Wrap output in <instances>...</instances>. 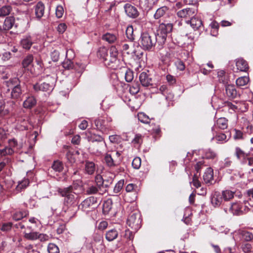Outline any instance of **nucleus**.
<instances>
[{
    "mask_svg": "<svg viewBox=\"0 0 253 253\" xmlns=\"http://www.w3.org/2000/svg\"><path fill=\"white\" fill-rule=\"evenodd\" d=\"M118 51L116 46H112L109 50L105 65L113 70L118 68L120 65V61L118 58Z\"/></svg>",
    "mask_w": 253,
    "mask_h": 253,
    "instance_id": "nucleus-1",
    "label": "nucleus"
},
{
    "mask_svg": "<svg viewBox=\"0 0 253 253\" xmlns=\"http://www.w3.org/2000/svg\"><path fill=\"white\" fill-rule=\"evenodd\" d=\"M56 79L54 77L47 75L44 78V82L42 83H37L33 87L35 91H47L51 90L54 86Z\"/></svg>",
    "mask_w": 253,
    "mask_h": 253,
    "instance_id": "nucleus-2",
    "label": "nucleus"
},
{
    "mask_svg": "<svg viewBox=\"0 0 253 253\" xmlns=\"http://www.w3.org/2000/svg\"><path fill=\"white\" fill-rule=\"evenodd\" d=\"M138 43L144 50H151L156 44L154 36H151L148 33H143L138 41Z\"/></svg>",
    "mask_w": 253,
    "mask_h": 253,
    "instance_id": "nucleus-3",
    "label": "nucleus"
},
{
    "mask_svg": "<svg viewBox=\"0 0 253 253\" xmlns=\"http://www.w3.org/2000/svg\"><path fill=\"white\" fill-rule=\"evenodd\" d=\"M58 193L62 197H65L64 203L67 205L73 204L76 201V196L73 192L72 186H70L64 188H59Z\"/></svg>",
    "mask_w": 253,
    "mask_h": 253,
    "instance_id": "nucleus-4",
    "label": "nucleus"
},
{
    "mask_svg": "<svg viewBox=\"0 0 253 253\" xmlns=\"http://www.w3.org/2000/svg\"><path fill=\"white\" fill-rule=\"evenodd\" d=\"M6 85L8 87L11 88V97L13 99H17L22 94V90L19 84V80L17 78L11 79L6 82Z\"/></svg>",
    "mask_w": 253,
    "mask_h": 253,
    "instance_id": "nucleus-5",
    "label": "nucleus"
},
{
    "mask_svg": "<svg viewBox=\"0 0 253 253\" xmlns=\"http://www.w3.org/2000/svg\"><path fill=\"white\" fill-rule=\"evenodd\" d=\"M126 223L127 225L134 231H137L141 225L140 213L137 211L131 213L128 217Z\"/></svg>",
    "mask_w": 253,
    "mask_h": 253,
    "instance_id": "nucleus-6",
    "label": "nucleus"
},
{
    "mask_svg": "<svg viewBox=\"0 0 253 253\" xmlns=\"http://www.w3.org/2000/svg\"><path fill=\"white\" fill-rule=\"evenodd\" d=\"M197 12V8L194 6L179 10L177 12V15L180 18L188 19L195 17Z\"/></svg>",
    "mask_w": 253,
    "mask_h": 253,
    "instance_id": "nucleus-7",
    "label": "nucleus"
},
{
    "mask_svg": "<svg viewBox=\"0 0 253 253\" xmlns=\"http://www.w3.org/2000/svg\"><path fill=\"white\" fill-rule=\"evenodd\" d=\"M90 140L92 142L97 141L99 143L97 146V152L99 154L102 153L106 150V144L104 140V138L99 135H96L95 134H92L91 136Z\"/></svg>",
    "mask_w": 253,
    "mask_h": 253,
    "instance_id": "nucleus-8",
    "label": "nucleus"
},
{
    "mask_svg": "<svg viewBox=\"0 0 253 253\" xmlns=\"http://www.w3.org/2000/svg\"><path fill=\"white\" fill-rule=\"evenodd\" d=\"M224 210L227 213L239 215L243 211L242 204L240 202L232 203L228 208H224Z\"/></svg>",
    "mask_w": 253,
    "mask_h": 253,
    "instance_id": "nucleus-9",
    "label": "nucleus"
},
{
    "mask_svg": "<svg viewBox=\"0 0 253 253\" xmlns=\"http://www.w3.org/2000/svg\"><path fill=\"white\" fill-rule=\"evenodd\" d=\"M10 147H5L4 148L0 149V156H3L6 155H12L14 152L13 148L18 146L17 142L15 139H13L9 141Z\"/></svg>",
    "mask_w": 253,
    "mask_h": 253,
    "instance_id": "nucleus-10",
    "label": "nucleus"
},
{
    "mask_svg": "<svg viewBox=\"0 0 253 253\" xmlns=\"http://www.w3.org/2000/svg\"><path fill=\"white\" fill-rule=\"evenodd\" d=\"M211 203L215 208L219 207L223 203V200L220 192H213L211 195Z\"/></svg>",
    "mask_w": 253,
    "mask_h": 253,
    "instance_id": "nucleus-11",
    "label": "nucleus"
},
{
    "mask_svg": "<svg viewBox=\"0 0 253 253\" xmlns=\"http://www.w3.org/2000/svg\"><path fill=\"white\" fill-rule=\"evenodd\" d=\"M124 8L126 13L130 18H135L138 15V12L136 7L129 3L125 5Z\"/></svg>",
    "mask_w": 253,
    "mask_h": 253,
    "instance_id": "nucleus-12",
    "label": "nucleus"
},
{
    "mask_svg": "<svg viewBox=\"0 0 253 253\" xmlns=\"http://www.w3.org/2000/svg\"><path fill=\"white\" fill-rule=\"evenodd\" d=\"M249 153H246L240 148L237 147L235 149V155L237 159L240 161L242 164L246 163L247 157L249 156Z\"/></svg>",
    "mask_w": 253,
    "mask_h": 253,
    "instance_id": "nucleus-13",
    "label": "nucleus"
},
{
    "mask_svg": "<svg viewBox=\"0 0 253 253\" xmlns=\"http://www.w3.org/2000/svg\"><path fill=\"white\" fill-rule=\"evenodd\" d=\"M33 43L32 38L30 35L24 36L20 41L21 46L27 50L30 49Z\"/></svg>",
    "mask_w": 253,
    "mask_h": 253,
    "instance_id": "nucleus-14",
    "label": "nucleus"
},
{
    "mask_svg": "<svg viewBox=\"0 0 253 253\" xmlns=\"http://www.w3.org/2000/svg\"><path fill=\"white\" fill-rule=\"evenodd\" d=\"M236 66L237 70L241 72H246L249 69L247 62L242 58L236 60Z\"/></svg>",
    "mask_w": 253,
    "mask_h": 253,
    "instance_id": "nucleus-15",
    "label": "nucleus"
},
{
    "mask_svg": "<svg viewBox=\"0 0 253 253\" xmlns=\"http://www.w3.org/2000/svg\"><path fill=\"white\" fill-rule=\"evenodd\" d=\"M139 81L145 87H148L152 85V79L146 72H142L139 75Z\"/></svg>",
    "mask_w": 253,
    "mask_h": 253,
    "instance_id": "nucleus-16",
    "label": "nucleus"
},
{
    "mask_svg": "<svg viewBox=\"0 0 253 253\" xmlns=\"http://www.w3.org/2000/svg\"><path fill=\"white\" fill-rule=\"evenodd\" d=\"M203 179L206 183L212 184L213 181V170L211 168L207 169L203 175Z\"/></svg>",
    "mask_w": 253,
    "mask_h": 253,
    "instance_id": "nucleus-17",
    "label": "nucleus"
},
{
    "mask_svg": "<svg viewBox=\"0 0 253 253\" xmlns=\"http://www.w3.org/2000/svg\"><path fill=\"white\" fill-rule=\"evenodd\" d=\"M96 202V198L94 197H89L85 199L81 204V208L83 210L85 211L91 206L95 204Z\"/></svg>",
    "mask_w": 253,
    "mask_h": 253,
    "instance_id": "nucleus-18",
    "label": "nucleus"
},
{
    "mask_svg": "<svg viewBox=\"0 0 253 253\" xmlns=\"http://www.w3.org/2000/svg\"><path fill=\"white\" fill-rule=\"evenodd\" d=\"M226 94L230 98H235L238 95L235 87L233 84H227L225 86Z\"/></svg>",
    "mask_w": 253,
    "mask_h": 253,
    "instance_id": "nucleus-19",
    "label": "nucleus"
},
{
    "mask_svg": "<svg viewBox=\"0 0 253 253\" xmlns=\"http://www.w3.org/2000/svg\"><path fill=\"white\" fill-rule=\"evenodd\" d=\"M37 103L36 98L33 96H29L26 97L23 103V107L26 109H31L34 107Z\"/></svg>",
    "mask_w": 253,
    "mask_h": 253,
    "instance_id": "nucleus-20",
    "label": "nucleus"
},
{
    "mask_svg": "<svg viewBox=\"0 0 253 253\" xmlns=\"http://www.w3.org/2000/svg\"><path fill=\"white\" fill-rule=\"evenodd\" d=\"M229 109L232 110L234 112H244L247 110L246 105L243 103H239L237 105L229 102L227 104Z\"/></svg>",
    "mask_w": 253,
    "mask_h": 253,
    "instance_id": "nucleus-21",
    "label": "nucleus"
},
{
    "mask_svg": "<svg viewBox=\"0 0 253 253\" xmlns=\"http://www.w3.org/2000/svg\"><path fill=\"white\" fill-rule=\"evenodd\" d=\"M172 24L171 23H162L160 25L157 32L167 36V34L172 31Z\"/></svg>",
    "mask_w": 253,
    "mask_h": 253,
    "instance_id": "nucleus-22",
    "label": "nucleus"
},
{
    "mask_svg": "<svg viewBox=\"0 0 253 253\" xmlns=\"http://www.w3.org/2000/svg\"><path fill=\"white\" fill-rule=\"evenodd\" d=\"M96 167L95 164L92 162L85 161L84 165L85 172L88 174H93L95 171Z\"/></svg>",
    "mask_w": 253,
    "mask_h": 253,
    "instance_id": "nucleus-23",
    "label": "nucleus"
},
{
    "mask_svg": "<svg viewBox=\"0 0 253 253\" xmlns=\"http://www.w3.org/2000/svg\"><path fill=\"white\" fill-rule=\"evenodd\" d=\"M118 231L116 229H112L106 232L105 238L109 242H111L115 240L118 236Z\"/></svg>",
    "mask_w": 253,
    "mask_h": 253,
    "instance_id": "nucleus-24",
    "label": "nucleus"
},
{
    "mask_svg": "<svg viewBox=\"0 0 253 253\" xmlns=\"http://www.w3.org/2000/svg\"><path fill=\"white\" fill-rule=\"evenodd\" d=\"M44 4L41 2H39L35 7V14L38 18H41L44 14Z\"/></svg>",
    "mask_w": 253,
    "mask_h": 253,
    "instance_id": "nucleus-25",
    "label": "nucleus"
},
{
    "mask_svg": "<svg viewBox=\"0 0 253 253\" xmlns=\"http://www.w3.org/2000/svg\"><path fill=\"white\" fill-rule=\"evenodd\" d=\"M235 192L230 190H223L220 193L224 201H229L232 199L235 195Z\"/></svg>",
    "mask_w": 253,
    "mask_h": 253,
    "instance_id": "nucleus-26",
    "label": "nucleus"
},
{
    "mask_svg": "<svg viewBox=\"0 0 253 253\" xmlns=\"http://www.w3.org/2000/svg\"><path fill=\"white\" fill-rule=\"evenodd\" d=\"M102 40L109 43H113L117 41V36L114 34L107 33L102 36Z\"/></svg>",
    "mask_w": 253,
    "mask_h": 253,
    "instance_id": "nucleus-27",
    "label": "nucleus"
},
{
    "mask_svg": "<svg viewBox=\"0 0 253 253\" xmlns=\"http://www.w3.org/2000/svg\"><path fill=\"white\" fill-rule=\"evenodd\" d=\"M14 23V19L13 17L10 16L6 18L2 24V29L5 30L10 29Z\"/></svg>",
    "mask_w": 253,
    "mask_h": 253,
    "instance_id": "nucleus-28",
    "label": "nucleus"
},
{
    "mask_svg": "<svg viewBox=\"0 0 253 253\" xmlns=\"http://www.w3.org/2000/svg\"><path fill=\"white\" fill-rule=\"evenodd\" d=\"M167 37V36L157 32V35L154 37L156 43L157 42L160 46H162L166 41Z\"/></svg>",
    "mask_w": 253,
    "mask_h": 253,
    "instance_id": "nucleus-29",
    "label": "nucleus"
},
{
    "mask_svg": "<svg viewBox=\"0 0 253 253\" xmlns=\"http://www.w3.org/2000/svg\"><path fill=\"white\" fill-rule=\"evenodd\" d=\"M190 22L191 26L194 30L198 29L202 25V22L200 19L193 17L190 20H188L187 23Z\"/></svg>",
    "mask_w": 253,
    "mask_h": 253,
    "instance_id": "nucleus-30",
    "label": "nucleus"
},
{
    "mask_svg": "<svg viewBox=\"0 0 253 253\" xmlns=\"http://www.w3.org/2000/svg\"><path fill=\"white\" fill-rule=\"evenodd\" d=\"M38 233L37 232L30 231L27 232V230L23 232L24 237L29 240H35L38 239Z\"/></svg>",
    "mask_w": 253,
    "mask_h": 253,
    "instance_id": "nucleus-31",
    "label": "nucleus"
},
{
    "mask_svg": "<svg viewBox=\"0 0 253 253\" xmlns=\"http://www.w3.org/2000/svg\"><path fill=\"white\" fill-rule=\"evenodd\" d=\"M216 126L217 127L224 129L227 127V120L225 118H219L216 123Z\"/></svg>",
    "mask_w": 253,
    "mask_h": 253,
    "instance_id": "nucleus-32",
    "label": "nucleus"
},
{
    "mask_svg": "<svg viewBox=\"0 0 253 253\" xmlns=\"http://www.w3.org/2000/svg\"><path fill=\"white\" fill-rule=\"evenodd\" d=\"M137 117L138 120L143 124H149L150 122L149 117L143 112L138 113Z\"/></svg>",
    "mask_w": 253,
    "mask_h": 253,
    "instance_id": "nucleus-33",
    "label": "nucleus"
},
{
    "mask_svg": "<svg viewBox=\"0 0 253 253\" xmlns=\"http://www.w3.org/2000/svg\"><path fill=\"white\" fill-rule=\"evenodd\" d=\"M33 56L32 55H27L22 61V66L24 68H28L33 63Z\"/></svg>",
    "mask_w": 253,
    "mask_h": 253,
    "instance_id": "nucleus-34",
    "label": "nucleus"
},
{
    "mask_svg": "<svg viewBox=\"0 0 253 253\" xmlns=\"http://www.w3.org/2000/svg\"><path fill=\"white\" fill-rule=\"evenodd\" d=\"M168 10V8L166 6H163L158 8L154 14L155 19H159L163 16Z\"/></svg>",
    "mask_w": 253,
    "mask_h": 253,
    "instance_id": "nucleus-35",
    "label": "nucleus"
},
{
    "mask_svg": "<svg viewBox=\"0 0 253 253\" xmlns=\"http://www.w3.org/2000/svg\"><path fill=\"white\" fill-rule=\"evenodd\" d=\"M29 184V181L27 178H24L21 181L18 183L16 189L18 192L26 188Z\"/></svg>",
    "mask_w": 253,
    "mask_h": 253,
    "instance_id": "nucleus-36",
    "label": "nucleus"
},
{
    "mask_svg": "<svg viewBox=\"0 0 253 253\" xmlns=\"http://www.w3.org/2000/svg\"><path fill=\"white\" fill-rule=\"evenodd\" d=\"M105 161L109 167H113L117 165V160H115L110 154H106L105 157Z\"/></svg>",
    "mask_w": 253,
    "mask_h": 253,
    "instance_id": "nucleus-37",
    "label": "nucleus"
},
{
    "mask_svg": "<svg viewBox=\"0 0 253 253\" xmlns=\"http://www.w3.org/2000/svg\"><path fill=\"white\" fill-rule=\"evenodd\" d=\"M243 240L246 241H251L253 240V234L249 231H243L241 232Z\"/></svg>",
    "mask_w": 253,
    "mask_h": 253,
    "instance_id": "nucleus-38",
    "label": "nucleus"
},
{
    "mask_svg": "<svg viewBox=\"0 0 253 253\" xmlns=\"http://www.w3.org/2000/svg\"><path fill=\"white\" fill-rule=\"evenodd\" d=\"M249 82V78L246 76L240 77L236 80V84L242 86L246 85Z\"/></svg>",
    "mask_w": 253,
    "mask_h": 253,
    "instance_id": "nucleus-39",
    "label": "nucleus"
},
{
    "mask_svg": "<svg viewBox=\"0 0 253 253\" xmlns=\"http://www.w3.org/2000/svg\"><path fill=\"white\" fill-rule=\"evenodd\" d=\"M11 10L10 6H3L0 8V16H5L8 15Z\"/></svg>",
    "mask_w": 253,
    "mask_h": 253,
    "instance_id": "nucleus-40",
    "label": "nucleus"
},
{
    "mask_svg": "<svg viewBox=\"0 0 253 253\" xmlns=\"http://www.w3.org/2000/svg\"><path fill=\"white\" fill-rule=\"evenodd\" d=\"M52 168L57 172H60L63 169V164L58 161H54L52 165Z\"/></svg>",
    "mask_w": 253,
    "mask_h": 253,
    "instance_id": "nucleus-41",
    "label": "nucleus"
},
{
    "mask_svg": "<svg viewBox=\"0 0 253 253\" xmlns=\"http://www.w3.org/2000/svg\"><path fill=\"white\" fill-rule=\"evenodd\" d=\"M48 253H59V249L57 245L53 243H49L47 247Z\"/></svg>",
    "mask_w": 253,
    "mask_h": 253,
    "instance_id": "nucleus-42",
    "label": "nucleus"
},
{
    "mask_svg": "<svg viewBox=\"0 0 253 253\" xmlns=\"http://www.w3.org/2000/svg\"><path fill=\"white\" fill-rule=\"evenodd\" d=\"M112 208V203L111 200H108L103 204V211L105 213H108Z\"/></svg>",
    "mask_w": 253,
    "mask_h": 253,
    "instance_id": "nucleus-43",
    "label": "nucleus"
},
{
    "mask_svg": "<svg viewBox=\"0 0 253 253\" xmlns=\"http://www.w3.org/2000/svg\"><path fill=\"white\" fill-rule=\"evenodd\" d=\"M27 215L26 211H16L12 215V218L15 220H19Z\"/></svg>",
    "mask_w": 253,
    "mask_h": 253,
    "instance_id": "nucleus-44",
    "label": "nucleus"
},
{
    "mask_svg": "<svg viewBox=\"0 0 253 253\" xmlns=\"http://www.w3.org/2000/svg\"><path fill=\"white\" fill-rule=\"evenodd\" d=\"M72 59L66 58L63 62L62 65L64 68L66 69H71L74 67L73 63L71 60Z\"/></svg>",
    "mask_w": 253,
    "mask_h": 253,
    "instance_id": "nucleus-45",
    "label": "nucleus"
},
{
    "mask_svg": "<svg viewBox=\"0 0 253 253\" xmlns=\"http://www.w3.org/2000/svg\"><path fill=\"white\" fill-rule=\"evenodd\" d=\"M133 28L131 25L127 26L126 31V34L127 38L130 41L134 40V37L133 35Z\"/></svg>",
    "mask_w": 253,
    "mask_h": 253,
    "instance_id": "nucleus-46",
    "label": "nucleus"
},
{
    "mask_svg": "<svg viewBox=\"0 0 253 253\" xmlns=\"http://www.w3.org/2000/svg\"><path fill=\"white\" fill-rule=\"evenodd\" d=\"M108 52L109 51H108L107 49L104 47L101 48L98 50V55L100 57L103 59L104 63L106 61V58H107Z\"/></svg>",
    "mask_w": 253,
    "mask_h": 253,
    "instance_id": "nucleus-47",
    "label": "nucleus"
},
{
    "mask_svg": "<svg viewBox=\"0 0 253 253\" xmlns=\"http://www.w3.org/2000/svg\"><path fill=\"white\" fill-rule=\"evenodd\" d=\"M247 196L248 198L247 202L249 205L253 207V188L249 189L247 191Z\"/></svg>",
    "mask_w": 253,
    "mask_h": 253,
    "instance_id": "nucleus-48",
    "label": "nucleus"
},
{
    "mask_svg": "<svg viewBox=\"0 0 253 253\" xmlns=\"http://www.w3.org/2000/svg\"><path fill=\"white\" fill-rule=\"evenodd\" d=\"M226 138L227 136L224 133L218 134L212 138V139H215L218 143H221L226 142L227 141Z\"/></svg>",
    "mask_w": 253,
    "mask_h": 253,
    "instance_id": "nucleus-49",
    "label": "nucleus"
},
{
    "mask_svg": "<svg viewBox=\"0 0 253 253\" xmlns=\"http://www.w3.org/2000/svg\"><path fill=\"white\" fill-rule=\"evenodd\" d=\"M95 181L96 184L99 189L104 186V180L101 175L98 174L95 176Z\"/></svg>",
    "mask_w": 253,
    "mask_h": 253,
    "instance_id": "nucleus-50",
    "label": "nucleus"
},
{
    "mask_svg": "<svg viewBox=\"0 0 253 253\" xmlns=\"http://www.w3.org/2000/svg\"><path fill=\"white\" fill-rule=\"evenodd\" d=\"M143 141V136L140 134H136L135 135L134 138L132 140L131 142L133 144H141Z\"/></svg>",
    "mask_w": 253,
    "mask_h": 253,
    "instance_id": "nucleus-51",
    "label": "nucleus"
},
{
    "mask_svg": "<svg viewBox=\"0 0 253 253\" xmlns=\"http://www.w3.org/2000/svg\"><path fill=\"white\" fill-rule=\"evenodd\" d=\"M99 189H100L97 186L96 187L95 186L92 185L89 186L87 188L86 192L88 195L95 194L98 192Z\"/></svg>",
    "mask_w": 253,
    "mask_h": 253,
    "instance_id": "nucleus-52",
    "label": "nucleus"
},
{
    "mask_svg": "<svg viewBox=\"0 0 253 253\" xmlns=\"http://www.w3.org/2000/svg\"><path fill=\"white\" fill-rule=\"evenodd\" d=\"M133 79V73L130 69H127L125 72V80L127 82H130Z\"/></svg>",
    "mask_w": 253,
    "mask_h": 253,
    "instance_id": "nucleus-53",
    "label": "nucleus"
},
{
    "mask_svg": "<svg viewBox=\"0 0 253 253\" xmlns=\"http://www.w3.org/2000/svg\"><path fill=\"white\" fill-rule=\"evenodd\" d=\"M141 160L139 157H135L133 159L132 162V166L135 169H138L140 167Z\"/></svg>",
    "mask_w": 253,
    "mask_h": 253,
    "instance_id": "nucleus-54",
    "label": "nucleus"
},
{
    "mask_svg": "<svg viewBox=\"0 0 253 253\" xmlns=\"http://www.w3.org/2000/svg\"><path fill=\"white\" fill-rule=\"evenodd\" d=\"M216 156V154L211 149L206 151L205 154V157L207 159H213Z\"/></svg>",
    "mask_w": 253,
    "mask_h": 253,
    "instance_id": "nucleus-55",
    "label": "nucleus"
},
{
    "mask_svg": "<svg viewBox=\"0 0 253 253\" xmlns=\"http://www.w3.org/2000/svg\"><path fill=\"white\" fill-rule=\"evenodd\" d=\"M124 184V180H120L116 183L115 185L114 188V191L116 193H119L121 189H122L123 185Z\"/></svg>",
    "mask_w": 253,
    "mask_h": 253,
    "instance_id": "nucleus-56",
    "label": "nucleus"
},
{
    "mask_svg": "<svg viewBox=\"0 0 253 253\" xmlns=\"http://www.w3.org/2000/svg\"><path fill=\"white\" fill-rule=\"evenodd\" d=\"M64 13V9L61 5H57L56 8L55 14L57 18H59L62 17Z\"/></svg>",
    "mask_w": 253,
    "mask_h": 253,
    "instance_id": "nucleus-57",
    "label": "nucleus"
},
{
    "mask_svg": "<svg viewBox=\"0 0 253 253\" xmlns=\"http://www.w3.org/2000/svg\"><path fill=\"white\" fill-rule=\"evenodd\" d=\"M102 122L103 121L95 120L94 123L97 128L100 129L103 132H106V128L102 124Z\"/></svg>",
    "mask_w": 253,
    "mask_h": 253,
    "instance_id": "nucleus-58",
    "label": "nucleus"
},
{
    "mask_svg": "<svg viewBox=\"0 0 253 253\" xmlns=\"http://www.w3.org/2000/svg\"><path fill=\"white\" fill-rule=\"evenodd\" d=\"M12 225L11 222L4 223L2 224L0 229L2 231L7 232L11 229Z\"/></svg>",
    "mask_w": 253,
    "mask_h": 253,
    "instance_id": "nucleus-59",
    "label": "nucleus"
},
{
    "mask_svg": "<svg viewBox=\"0 0 253 253\" xmlns=\"http://www.w3.org/2000/svg\"><path fill=\"white\" fill-rule=\"evenodd\" d=\"M5 105L2 102H0V115L5 116L9 113V111L5 109Z\"/></svg>",
    "mask_w": 253,
    "mask_h": 253,
    "instance_id": "nucleus-60",
    "label": "nucleus"
},
{
    "mask_svg": "<svg viewBox=\"0 0 253 253\" xmlns=\"http://www.w3.org/2000/svg\"><path fill=\"white\" fill-rule=\"evenodd\" d=\"M242 249L244 253H250L251 252L252 248L251 244L246 243L242 245Z\"/></svg>",
    "mask_w": 253,
    "mask_h": 253,
    "instance_id": "nucleus-61",
    "label": "nucleus"
},
{
    "mask_svg": "<svg viewBox=\"0 0 253 253\" xmlns=\"http://www.w3.org/2000/svg\"><path fill=\"white\" fill-rule=\"evenodd\" d=\"M66 29L67 26L63 23L59 24L57 27V30L60 34L63 33L66 31Z\"/></svg>",
    "mask_w": 253,
    "mask_h": 253,
    "instance_id": "nucleus-62",
    "label": "nucleus"
},
{
    "mask_svg": "<svg viewBox=\"0 0 253 253\" xmlns=\"http://www.w3.org/2000/svg\"><path fill=\"white\" fill-rule=\"evenodd\" d=\"M50 56L53 61L56 62L59 58V52L55 50L51 53Z\"/></svg>",
    "mask_w": 253,
    "mask_h": 253,
    "instance_id": "nucleus-63",
    "label": "nucleus"
},
{
    "mask_svg": "<svg viewBox=\"0 0 253 253\" xmlns=\"http://www.w3.org/2000/svg\"><path fill=\"white\" fill-rule=\"evenodd\" d=\"M108 223L107 221L103 220V221L100 222V223H99V224L97 226V228L99 230L103 231L107 228V227H108Z\"/></svg>",
    "mask_w": 253,
    "mask_h": 253,
    "instance_id": "nucleus-64",
    "label": "nucleus"
}]
</instances>
